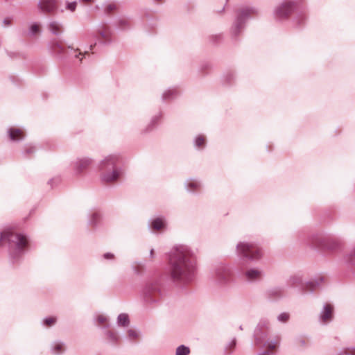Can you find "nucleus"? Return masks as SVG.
I'll use <instances>...</instances> for the list:
<instances>
[{
  "mask_svg": "<svg viewBox=\"0 0 355 355\" xmlns=\"http://www.w3.org/2000/svg\"><path fill=\"white\" fill-rule=\"evenodd\" d=\"M168 264L170 275L174 281L188 283L194 279L197 270V258L189 247H174L169 253Z\"/></svg>",
  "mask_w": 355,
  "mask_h": 355,
  "instance_id": "1",
  "label": "nucleus"
},
{
  "mask_svg": "<svg viewBox=\"0 0 355 355\" xmlns=\"http://www.w3.org/2000/svg\"><path fill=\"white\" fill-rule=\"evenodd\" d=\"M119 161V155L112 154L105 157L98 164L101 178L104 182H112L117 180L120 175V171L116 167Z\"/></svg>",
  "mask_w": 355,
  "mask_h": 355,
  "instance_id": "2",
  "label": "nucleus"
},
{
  "mask_svg": "<svg viewBox=\"0 0 355 355\" xmlns=\"http://www.w3.org/2000/svg\"><path fill=\"white\" fill-rule=\"evenodd\" d=\"M1 242L8 243L10 253L13 258H16L22 254L28 243L26 236L10 231L0 234V243Z\"/></svg>",
  "mask_w": 355,
  "mask_h": 355,
  "instance_id": "3",
  "label": "nucleus"
},
{
  "mask_svg": "<svg viewBox=\"0 0 355 355\" xmlns=\"http://www.w3.org/2000/svg\"><path fill=\"white\" fill-rule=\"evenodd\" d=\"M268 322L266 320L261 321L256 327L254 336V344L257 346H263L270 349H275L279 345V337L266 339L268 336Z\"/></svg>",
  "mask_w": 355,
  "mask_h": 355,
  "instance_id": "4",
  "label": "nucleus"
},
{
  "mask_svg": "<svg viewBox=\"0 0 355 355\" xmlns=\"http://www.w3.org/2000/svg\"><path fill=\"white\" fill-rule=\"evenodd\" d=\"M142 299L146 304H153L160 301L162 291L158 279L148 282L141 292Z\"/></svg>",
  "mask_w": 355,
  "mask_h": 355,
  "instance_id": "5",
  "label": "nucleus"
},
{
  "mask_svg": "<svg viewBox=\"0 0 355 355\" xmlns=\"http://www.w3.org/2000/svg\"><path fill=\"white\" fill-rule=\"evenodd\" d=\"M257 12V9L253 7H245L238 10L236 19L231 28V34L234 37L239 35L244 28L246 21Z\"/></svg>",
  "mask_w": 355,
  "mask_h": 355,
  "instance_id": "6",
  "label": "nucleus"
},
{
  "mask_svg": "<svg viewBox=\"0 0 355 355\" xmlns=\"http://www.w3.org/2000/svg\"><path fill=\"white\" fill-rule=\"evenodd\" d=\"M237 254L250 261H258L262 257L261 248L254 243L239 242L236 245Z\"/></svg>",
  "mask_w": 355,
  "mask_h": 355,
  "instance_id": "7",
  "label": "nucleus"
},
{
  "mask_svg": "<svg viewBox=\"0 0 355 355\" xmlns=\"http://www.w3.org/2000/svg\"><path fill=\"white\" fill-rule=\"evenodd\" d=\"M293 9L294 3L293 2H284L275 8L274 15L277 19H283L288 17L293 12Z\"/></svg>",
  "mask_w": 355,
  "mask_h": 355,
  "instance_id": "8",
  "label": "nucleus"
},
{
  "mask_svg": "<svg viewBox=\"0 0 355 355\" xmlns=\"http://www.w3.org/2000/svg\"><path fill=\"white\" fill-rule=\"evenodd\" d=\"M214 279L219 285H224L230 282L231 279L230 269L223 266L217 267L214 271Z\"/></svg>",
  "mask_w": 355,
  "mask_h": 355,
  "instance_id": "9",
  "label": "nucleus"
},
{
  "mask_svg": "<svg viewBox=\"0 0 355 355\" xmlns=\"http://www.w3.org/2000/svg\"><path fill=\"white\" fill-rule=\"evenodd\" d=\"M93 164V159L88 157L77 158L73 163V168L76 175L82 174Z\"/></svg>",
  "mask_w": 355,
  "mask_h": 355,
  "instance_id": "10",
  "label": "nucleus"
},
{
  "mask_svg": "<svg viewBox=\"0 0 355 355\" xmlns=\"http://www.w3.org/2000/svg\"><path fill=\"white\" fill-rule=\"evenodd\" d=\"M334 318V306L331 304H324L322 309L320 313L319 320L323 324L331 322Z\"/></svg>",
  "mask_w": 355,
  "mask_h": 355,
  "instance_id": "11",
  "label": "nucleus"
},
{
  "mask_svg": "<svg viewBox=\"0 0 355 355\" xmlns=\"http://www.w3.org/2000/svg\"><path fill=\"white\" fill-rule=\"evenodd\" d=\"M38 8L44 13H51L58 8V0H40Z\"/></svg>",
  "mask_w": 355,
  "mask_h": 355,
  "instance_id": "12",
  "label": "nucleus"
},
{
  "mask_svg": "<svg viewBox=\"0 0 355 355\" xmlns=\"http://www.w3.org/2000/svg\"><path fill=\"white\" fill-rule=\"evenodd\" d=\"M263 275V270L258 268H248L244 272L245 280L250 282H254L260 280Z\"/></svg>",
  "mask_w": 355,
  "mask_h": 355,
  "instance_id": "13",
  "label": "nucleus"
},
{
  "mask_svg": "<svg viewBox=\"0 0 355 355\" xmlns=\"http://www.w3.org/2000/svg\"><path fill=\"white\" fill-rule=\"evenodd\" d=\"M284 289L282 287H274L267 290L266 295L270 300H276L283 297Z\"/></svg>",
  "mask_w": 355,
  "mask_h": 355,
  "instance_id": "14",
  "label": "nucleus"
},
{
  "mask_svg": "<svg viewBox=\"0 0 355 355\" xmlns=\"http://www.w3.org/2000/svg\"><path fill=\"white\" fill-rule=\"evenodd\" d=\"M8 133L10 140L14 141L22 140L24 137L22 130L19 128H10L8 129Z\"/></svg>",
  "mask_w": 355,
  "mask_h": 355,
  "instance_id": "15",
  "label": "nucleus"
},
{
  "mask_svg": "<svg viewBox=\"0 0 355 355\" xmlns=\"http://www.w3.org/2000/svg\"><path fill=\"white\" fill-rule=\"evenodd\" d=\"M98 33L100 37L104 40L105 42H111L112 33L110 28L107 25H101L99 29L98 30Z\"/></svg>",
  "mask_w": 355,
  "mask_h": 355,
  "instance_id": "16",
  "label": "nucleus"
},
{
  "mask_svg": "<svg viewBox=\"0 0 355 355\" xmlns=\"http://www.w3.org/2000/svg\"><path fill=\"white\" fill-rule=\"evenodd\" d=\"M323 281V277H320L315 279L307 282L304 285L303 290L304 292H313Z\"/></svg>",
  "mask_w": 355,
  "mask_h": 355,
  "instance_id": "17",
  "label": "nucleus"
},
{
  "mask_svg": "<svg viewBox=\"0 0 355 355\" xmlns=\"http://www.w3.org/2000/svg\"><path fill=\"white\" fill-rule=\"evenodd\" d=\"M166 220L164 217H157L152 220L150 227L155 230H159L166 227Z\"/></svg>",
  "mask_w": 355,
  "mask_h": 355,
  "instance_id": "18",
  "label": "nucleus"
},
{
  "mask_svg": "<svg viewBox=\"0 0 355 355\" xmlns=\"http://www.w3.org/2000/svg\"><path fill=\"white\" fill-rule=\"evenodd\" d=\"M49 31L55 35H60L62 33V25L57 21H51L49 24Z\"/></svg>",
  "mask_w": 355,
  "mask_h": 355,
  "instance_id": "19",
  "label": "nucleus"
},
{
  "mask_svg": "<svg viewBox=\"0 0 355 355\" xmlns=\"http://www.w3.org/2000/svg\"><path fill=\"white\" fill-rule=\"evenodd\" d=\"M65 351L64 343L55 341L51 344V352L54 354H60Z\"/></svg>",
  "mask_w": 355,
  "mask_h": 355,
  "instance_id": "20",
  "label": "nucleus"
},
{
  "mask_svg": "<svg viewBox=\"0 0 355 355\" xmlns=\"http://www.w3.org/2000/svg\"><path fill=\"white\" fill-rule=\"evenodd\" d=\"M185 184L187 189L190 192L196 191L201 187L200 182L196 180H188Z\"/></svg>",
  "mask_w": 355,
  "mask_h": 355,
  "instance_id": "21",
  "label": "nucleus"
},
{
  "mask_svg": "<svg viewBox=\"0 0 355 355\" xmlns=\"http://www.w3.org/2000/svg\"><path fill=\"white\" fill-rule=\"evenodd\" d=\"M342 247V242L338 239H331L326 243L327 249L329 250H337Z\"/></svg>",
  "mask_w": 355,
  "mask_h": 355,
  "instance_id": "22",
  "label": "nucleus"
},
{
  "mask_svg": "<svg viewBox=\"0 0 355 355\" xmlns=\"http://www.w3.org/2000/svg\"><path fill=\"white\" fill-rule=\"evenodd\" d=\"M105 335H106V339H107V342H109L112 344H116L120 340V337L116 332L112 331H107L105 333Z\"/></svg>",
  "mask_w": 355,
  "mask_h": 355,
  "instance_id": "23",
  "label": "nucleus"
},
{
  "mask_svg": "<svg viewBox=\"0 0 355 355\" xmlns=\"http://www.w3.org/2000/svg\"><path fill=\"white\" fill-rule=\"evenodd\" d=\"M178 95V92L176 89H168L166 90L162 94V98L164 101L171 100L174 98Z\"/></svg>",
  "mask_w": 355,
  "mask_h": 355,
  "instance_id": "24",
  "label": "nucleus"
},
{
  "mask_svg": "<svg viewBox=\"0 0 355 355\" xmlns=\"http://www.w3.org/2000/svg\"><path fill=\"white\" fill-rule=\"evenodd\" d=\"M345 261L347 265L355 268V247L345 257Z\"/></svg>",
  "mask_w": 355,
  "mask_h": 355,
  "instance_id": "25",
  "label": "nucleus"
},
{
  "mask_svg": "<svg viewBox=\"0 0 355 355\" xmlns=\"http://www.w3.org/2000/svg\"><path fill=\"white\" fill-rule=\"evenodd\" d=\"M100 219H101L100 214L98 212H94L91 214V216L89 218V221H88L89 225L95 227L98 224Z\"/></svg>",
  "mask_w": 355,
  "mask_h": 355,
  "instance_id": "26",
  "label": "nucleus"
},
{
  "mask_svg": "<svg viewBox=\"0 0 355 355\" xmlns=\"http://www.w3.org/2000/svg\"><path fill=\"white\" fill-rule=\"evenodd\" d=\"M236 338H233L231 341H230L225 346V348H224V352L226 354H231L235 347H236Z\"/></svg>",
  "mask_w": 355,
  "mask_h": 355,
  "instance_id": "27",
  "label": "nucleus"
},
{
  "mask_svg": "<svg viewBox=\"0 0 355 355\" xmlns=\"http://www.w3.org/2000/svg\"><path fill=\"white\" fill-rule=\"evenodd\" d=\"M117 323L119 325L126 327L129 324L128 315L125 313H121L117 318Z\"/></svg>",
  "mask_w": 355,
  "mask_h": 355,
  "instance_id": "28",
  "label": "nucleus"
},
{
  "mask_svg": "<svg viewBox=\"0 0 355 355\" xmlns=\"http://www.w3.org/2000/svg\"><path fill=\"white\" fill-rule=\"evenodd\" d=\"M189 353L190 349L188 347L182 345L176 349L175 355H188Z\"/></svg>",
  "mask_w": 355,
  "mask_h": 355,
  "instance_id": "29",
  "label": "nucleus"
},
{
  "mask_svg": "<svg viewBox=\"0 0 355 355\" xmlns=\"http://www.w3.org/2000/svg\"><path fill=\"white\" fill-rule=\"evenodd\" d=\"M302 283V279L299 276H293L288 280V284L291 286H297L300 285Z\"/></svg>",
  "mask_w": 355,
  "mask_h": 355,
  "instance_id": "30",
  "label": "nucleus"
},
{
  "mask_svg": "<svg viewBox=\"0 0 355 355\" xmlns=\"http://www.w3.org/2000/svg\"><path fill=\"white\" fill-rule=\"evenodd\" d=\"M56 320L55 317H48L44 319L43 324L47 327H51L55 324Z\"/></svg>",
  "mask_w": 355,
  "mask_h": 355,
  "instance_id": "31",
  "label": "nucleus"
},
{
  "mask_svg": "<svg viewBox=\"0 0 355 355\" xmlns=\"http://www.w3.org/2000/svg\"><path fill=\"white\" fill-rule=\"evenodd\" d=\"M205 142V137L202 135L196 137L194 141L195 146L198 148L203 146Z\"/></svg>",
  "mask_w": 355,
  "mask_h": 355,
  "instance_id": "32",
  "label": "nucleus"
},
{
  "mask_svg": "<svg viewBox=\"0 0 355 355\" xmlns=\"http://www.w3.org/2000/svg\"><path fill=\"white\" fill-rule=\"evenodd\" d=\"M40 31L39 26L37 24H33L31 26L29 31H28V35L30 36H33Z\"/></svg>",
  "mask_w": 355,
  "mask_h": 355,
  "instance_id": "33",
  "label": "nucleus"
},
{
  "mask_svg": "<svg viewBox=\"0 0 355 355\" xmlns=\"http://www.w3.org/2000/svg\"><path fill=\"white\" fill-rule=\"evenodd\" d=\"M128 336L130 339L136 340V339L139 338V334L137 331L132 329H130L128 330Z\"/></svg>",
  "mask_w": 355,
  "mask_h": 355,
  "instance_id": "34",
  "label": "nucleus"
},
{
  "mask_svg": "<svg viewBox=\"0 0 355 355\" xmlns=\"http://www.w3.org/2000/svg\"><path fill=\"white\" fill-rule=\"evenodd\" d=\"M288 319L289 314L287 313H282L277 317L278 321L281 322H286L288 320Z\"/></svg>",
  "mask_w": 355,
  "mask_h": 355,
  "instance_id": "35",
  "label": "nucleus"
},
{
  "mask_svg": "<svg viewBox=\"0 0 355 355\" xmlns=\"http://www.w3.org/2000/svg\"><path fill=\"white\" fill-rule=\"evenodd\" d=\"M116 6L114 3H110L105 8V12L106 14H110L113 10L116 9Z\"/></svg>",
  "mask_w": 355,
  "mask_h": 355,
  "instance_id": "36",
  "label": "nucleus"
},
{
  "mask_svg": "<svg viewBox=\"0 0 355 355\" xmlns=\"http://www.w3.org/2000/svg\"><path fill=\"white\" fill-rule=\"evenodd\" d=\"M76 5H77V2L76 1H73V2L67 3V9L71 10V12H73L76 10Z\"/></svg>",
  "mask_w": 355,
  "mask_h": 355,
  "instance_id": "37",
  "label": "nucleus"
},
{
  "mask_svg": "<svg viewBox=\"0 0 355 355\" xmlns=\"http://www.w3.org/2000/svg\"><path fill=\"white\" fill-rule=\"evenodd\" d=\"M119 24L120 27L123 28L129 26V21L125 19H121Z\"/></svg>",
  "mask_w": 355,
  "mask_h": 355,
  "instance_id": "38",
  "label": "nucleus"
},
{
  "mask_svg": "<svg viewBox=\"0 0 355 355\" xmlns=\"http://www.w3.org/2000/svg\"><path fill=\"white\" fill-rule=\"evenodd\" d=\"M12 19L10 17H6L2 21V26L3 27H7L11 25Z\"/></svg>",
  "mask_w": 355,
  "mask_h": 355,
  "instance_id": "39",
  "label": "nucleus"
},
{
  "mask_svg": "<svg viewBox=\"0 0 355 355\" xmlns=\"http://www.w3.org/2000/svg\"><path fill=\"white\" fill-rule=\"evenodd\" d=\"M97 321L99 324H103L107 321V318L103 315H99L97 317Z\"/></svg>",
  "mask_w": 355,
  "mask_h": 355,
  "instance_id": "40",
  "label": "nucleus"
},
{
  "mask_svg": "<svg viewBox=\"0 0 355 355\" xmlns=\"http://www.w3.org/2000/svg\"><path fill=\"white\" fill-rule=\"evenodd\" d=\"M35 152V148L32 146H27L26 148V153L27 154H31Z\"/></svg>",
  "mask_w": 355,
  "mask_h": 355,
  "instance_id": "41",
  "label": "nucleus"
},
{
  "mask_svg": "<svg viewBox=\"0 0 355 355\" xmlns=\"http://www.w3.org/2000/svg\"><path fill=\"white\" fill-rule=\"evenodd\" d=\"M234 79V75L233 73H228L227 74H226L225 76V80L227 81V83H230L232 80Z\"/></svg>",
  "mask_w": 355,
  "mask_h": 355,
  "instance_id": "42",
  "label": "nucleus"
},
{
  "mask_svg": "<svg viewBox=\"0 0 355 355\" xmlns=\"http://www.w3.org/2000/svg\"><path fill=\"white\" fill-rule=\"evenodd\" d=\"M114 254L110 252H107L103 254V257L105 259H114Z\"/></svg>",
  "mask_w": 355,
  "mask_h": 355,
  "instance_id": "43",
  "label": "nucleus"
},
{
  "mask_svg": "<svg viewBox=\"0 0 355 355\" xmlns=\"http://www.w3.org/2000/svg\"><path fill=\"white\" fill-rule=\"evenodd\" d=\"M87 53H88L87 51H85L84 53H82L81 52H79L78 54H76L74 56L76 58H79L80 62H81L82 59H83V56L84 55H85V54H87Z\"/></svg>",
  "mask_w": 355,
  "mask_h": 355,
  "instance_id": "44",
  "label": "nucleus"
},
{
  "mask_svg": "<svg viewBox=\"0 0 355 355\" xmlns=\"http://www.w3.org/2000/svg\"><path fill=\"white\" fill-rule=\"evenodd\" d=\"M295 20H296V21H297V23L300 24V20H301L302 21H304V20H305V17H304V15H299V16L296 18V19H295Z\"/></svg>",
  "mask_w": 355,
  "mask_h": 355,
  "instance_id": "45",
  "label": "nucleus"
},
{
  "mask_svg": "<svg viewBox=\"0 0 355 355\" xmlns=\"http://www.w3.org/2000/svg\"><path fill=\"white\" fill-rule=\"evenodd\" d=\"M55 48H58V50H59V51H62V46H61L60 44H55V46H54V47H53L54 51H56Z\"/></svg>",
  "mask_w": 355,
  "mask_h": 355,
  "instance_id": "46",
  "label": "nucleus"
},
{
  "mask_svg": "<svg viewBox=\"0 0 355 355\" xmlns=\"http://www.w3.org/2000/svg\"><path fill=\"white\" fill-rule=\"evenodd\" d=\"M258 355H272V354L269 352H263L262 353L259 354Z\"/></svg>",
  "mask_w": 355,
  "mask_h": 355,
  "instance_id": "47",
  "label": "nucleus"
},
{
  "mask_svg": "<svg viewBox=\"0 0 355 355\" xmlns=\"http://www.w3.org/2000/svg\"><path fill=\"white\" fill-rule=\"evenodd\" d=\"M150 257L153 258L154 257V250L151 249L150 251Z\"/></svg>",
  "mask_w": 355,
  "mask_h": 355,
  "instance_id": "48",
  "label": "nucleus"
},
{
  "mask_svg": "<svg viewBox=\"0 0 355 355\" xmlns=\"http://www.w3.org/2000/svg\"><path fill=\"white\" fill-rule=\"evenodd\" d=\"M96 45V42H95V43H94V44H91V45L89 46V50H92V49H94V47Z\"/></svg>",
  "mask_w": 355,
  "mask_h": 355,
  "instance_id": "49",
  "label": "nucleus"
},
{
  "mask_svg": "<svg viewBox=\"0 0 355 355\" xmlns=\"http://www.w3.org/2000/svg\"><path fill=\"white\" fill-rule=\"evenodd\" d=\"M80 1L85 2V3H90V2H92L94 0H80Z\"/></svg>",
  "mask_w": 355,
  "mask_h": 355,
  "instance_id": "50",
  "label": "nucleus"
},
{
  "mask_svg": "<svg viewBox=\"0 0 355 355\" xmlns=\"http://www.w3.org/2000/svg\"><path fill=\"white\" fill-rule=\"evenodd\" d=\"M300 343L302 346L305 345V341L304 340H300Z\"/></svg>",
  "mask_w": 355,
  "mask_h": 355,
  "instance_id": "51",
  "label": "nucleus"
},
{
  "mask_svg": "<svg viewBox=\"0 0 355 355\" xmlns=\"http://www.w3.org/2000/svg\"><path fill=\"white\" fill-rule=\"evenodd\" d=\"M154 1L158 3H161L164 1V0H153Z\"/></svg>",
  "mask_w": 355,
  "mask_h": 355,
  "instance_id": "52",
  "label": "nucleus"
},
{
  "mask_svg": "<svg viewBox=\"0 0 355 355\" xmlns=\"http://www.w3.org/2000/svg\"><path fill=\"white\" fill-rule=\"evenodd\" d=\"M53 181V179L50 180H49V184H51V182H52Z\"/></svg>",
  "mask_w": 355,
  "mask_h": 355,
  "instance_id": "53",
  "label": "nucleus"
},
{
  "mask_svg": "<svg viewBox=\"0 0 355 355\" xmlns=\"http://www.w3.org/2000/svg\"><path fill=\"white\" fill-rule=\"evenodd\" d=\"M239 329H240V330H243L242 325H241V326L239 327Z\"/></svg>",
  "mask_w": 355,
  "mask_h": 355,
  "instance_id": "54",
  "label": "nucleus"
},
{
  "mask_svg": "<svg viewBox=\"0 0 355 355\" xmlns=\"http://www.w3.org/2000/svg\"><path fill=\"white\" fill-rule=\"evenodd\" d=\"M135 272H136V273H137V274L139 273V271H138V270H135Z\"/></svg>",
  "mask_w": 355,
  "mask_h": 355,
  "instance_id": "55",
  "label": "nucleus"
}]
</instances>
